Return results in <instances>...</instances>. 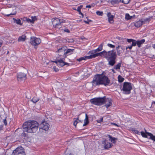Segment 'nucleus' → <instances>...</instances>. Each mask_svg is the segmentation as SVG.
I'll list each match as a JSON object with an SVG mask.
<instances>
[{
    "label": "nucleus",
    "instance_id": "nucleus-57",
    "mask_svg": "<svg viewBox=\"0 0 155 155\" xmlns=\"http://www.w3.org/2000/svg\"><path fill=\"white\" fill-rule=\"evenodd\" d=\"M2 41H0V47L2 45Z\"/></svg>",
    "mask_w": 155,
    "mask_h": 155
},
{
    "label": "nucleus",
    "instance_id": "nucleus-40",
    "mask_svg": "<svg viewBox=\"0 0 155 155\" xmlns=\"http://www.w3.org/2000/svg\"><path fill=\"white\" fill-rule=\"evenodd\" d=\"M82 7L83 6L82 5H81L80 6H78L77 8V11L78 12H80V11H81V9L82 8Z\"/></svg>",
    "mask_w": 155,
    "mask_h": 155
},
{
    "label": "nucleus",
    "instance_id": "nucleus-46",
    "mask_svg": "<svg viewBox=\"0 0 155 155\" xmlns=\"http://www.w3.org/2000/svg\"><path fill=\"white\" fill-rule=\"evenodd\" d=\"M89 52L91 54H93L96 53V51H95V50H94L90 51Z\"/></svg>",
    "mask_w": 155,
    "mask_h": 155
},
{
    "label": "nucleus",
    "instance_id": "nucleus-54",
    "mask_svg": "<svg viewBox=\"0 0 155 155\" xmlns=\"http://www.w3.org/2000/svg\"><path fill=\"white\" fill-rule=\"evenodd\" d=\"M136 130V129H135V128H131V130L132 131H134V132H135V130Z\"/></svg>",
    "mask_w": 155,
    "mask_h": 155
},
{
    "label": "nucleus",
    "instance_id": "nucleus-23",
    "mask_svg": "<svg viewBox=\"0 0 155 155\" xmlns=\"http://www.w3.org/2000/svg\"><path fill=\"white\" fill-rule=\"evenodd\" d=\"M121 62L118 63L117 65L114 66V68L116 69L117 70L118 69H120V67L121 66Z\"/></svg>",
    "mask_w": 155,
    "mask_h": 155
},
{
    "label": "nucleus",
    "instance_id": "nucleus-55",
    "mask_svg": "<svg viewBox=\"0 0 155 155\" xmlns=\"http://www.w3.org/2000/svg\"><path fill=\"white\" fill-rule=\"evenodd\" d=\"M114 69H111V71H112L114 73H116V72L115 71H114Z\"/></svg>",
    "mask_w": 155,
    "mask_h": 155
},
{
    "label": "nucleus",
    "instance_id": "nucleus-45",
    "mask_svg": "<svg viewBox=\"0 0 155 155\" xmlns=\"http://www.w3.org/2000/svg\"><path fill=\"white\" fill-rule=\"evenodd\" d=\"M133 40H134V39H127V42L129 43L132 42Z\"/></svg>",
    "mask_w": 155,
    "mask_h": 155
},
{
    "label": "nucleus",
    "instance_id": "nucleus-53",
    "mask_svg": "<svg viewBox=\"0 0 155 155\" xmlns=\"http://www.w3.org/2000/svg\"><path fill=\"white\" fill-rule=\"evenodd\" d=\"M91 5H87L86 6V7L90 8H91Z\"/></svg>",
    "mask_w": 155,
    "mask_h": 155
},
{
    "label": "nucleus",
    "instance_id": "nucleus-14",
    "mask_svg": "<svg viewBox=\"0 0 155 155\" xmlns=\"http://www.w3.org/2000/svg\"><path fill=\"white\" fill-rule=\"evenodd\" d=\"M103 143L104 144V147L105 149H108L110 148L112 146V144L111 143L106 142V140H105L103 142Z\"/></svg>",
    "mask_w": 155,
    "mask_h": 155
},
{
    "label": "nucleus",
    "instance_id": "nucleus-59",
    "mask_svg": "<svg viewBox=\"0 0 155 155\" xmlns=\"http://www.w3.org/2000/svg\"><path fill=\"white\" fill-rule=\"evenodd\" d=\"M32 18L34 19V21H35V19L36 18V17H32Z\"/></svg>",
    "mask_w": 155,
    "mask_h": 155
},
{
    "label": "nucleus",
    "instance_id": "nucleus-37",
    "mask_svg": "<svg viewBox=\"0 0 155 155\" xmlns=\"http://www.w3.org/2000/svg\"><path fill=\"white\" fill-rule=\"evenodd\" d=\"M97 14L98 15L101 16L103 15V12H100L99 11H97L96 12Z\"/></svg>",
    "mask_w": 155,
    "mask_h": 155
},
{
    "label": "nucleus",
    "instance_id": "nucleus-39",
    "mask_svg": "<svg viewBox=\"0 0 155 155\" xmlns=\"http://www.w3.org/2000/svg\"><path fill=\"white\" fill-rule=\"evenodd\" d=\"M107 45L109 47L111 48H114L115 47V46L114 45H112L110 44H108Z\"/></svg>",
    "mask_w": 155,
    "mask_h": 155
},
{
    "label": "nucleus",
    "instance_id": "nucleus-19",
    "mask_svg": "<svg viewBox=\"0 0 155 155\" xmlns=\"http://www.w3.org/2000/svg\"><path fill=\"white\" fill-rule=\"evenodd\" d=\"M145 41V40L144 39H142L141 40L137 41V45H138L139 48L141 47V44H143Z\"/></svg>",
    "mask_w": 155,
    "mask_h": 155
},
{
    "label": "nucleus",
    "instance_id": "nucleus-7",
    "mask_svg": "<svg viewBox=\"0 0 155 155\" xmlns=\"http://www.w3.org/2000/svg\"><path fill=\"white\" fill-rule=\"evenodd\" d=\"M41 42L40 38L34 37H31L30 39V43L32 45L35 46V48H36V46L39 45Z\"/></svg>",
    "mask_w": 155,
    "mask_h": 155
},
{
    "label": "nucleus",
    "instance_id": "nucleus-8",
    "mask_svg": "<svg viewBox=\"0 0 155 155\" xmlns=\"http://www.w3.org/2000/svg\"><path fill=\"white\" fill-rule=\"evenodd\" d=\"M12 155H25V154L23 148L20 147L14 150Z\"/></svg>",
    "mask_w": 155,
    "mask_h": 155
},
{
    "label": "nucleus",
    "instance_id": "nucleus-20",
    "mask_svg": "<svg viewBox=\"0 0 155 155\" xmlns=\"http://www.w3.org/2000/svg\"><path fill=\"white\" fill-rule=\"evenodd\" d=\"M26 37L25 35H22L20 36L18 38V41H25V40Z\"/></svg>",
    "mask_w": 155,
    "mask_h": 155
},
{
    "label": "nucleus",
    "instance_id": "nucleus-42",
    "mask_svg": "<svg viewBox=\"0 0 155 155\" xmlns=\"http://www.w3.org/2000/svg\"><path fill=\"white\" fill-rule=\"evenodd\" d=\"M102 121H103V118L102 117L99 120H97L98 123H101Z\"/></svg>",
    "mask_w": 155,
    "mask_h": 155
},
{
    "label": "nucleus",
    "instance_id": "nucleus-22",
    "mask_svg": "<svg viewBox=\"0 0 155 155\" xmlns=\"http://www.w3.org/2000/svg\"><path fill=\"white\" fill-rule=\"evenodd\" d=\"M121 1V0H112L110 2L112 4H117Z\"/></svg>",
    "mask_w": 155,
    "mask_h": 155
},
{
    "label": "nucleus",
    "instance_id": "nucleus-58",
    "mask_svg": "<svg viewBox=\"0 0 155 155\" xmlns=\"http://www.w3.org/2000/svg\"><path fill=\"white\" fill-rule=\"evenodd\" d=\"M117 38L120 40L121 39V38L119 37H117Z\"/></svg>",
    "mask_w": 155,
    "mask_h": 155
},
{
    "label": "nucleus",
    "instance_id": "nucleus-44",
    "mask_svg": "<svg viewBox=\"0 0 155 155\" xmlns=\"http://www.w3.org/2000/svg\"><path fill=\"white\" fill-rule=\"evenodd\" d=\"M53 69L56 72H57L58 71V68H57L55 66L53 67Z\"/></svg>",
    "mask_w": 155,
    "mask_h": 155
},
{
    "label": "nucleus",
    "instance_id": "nucleus-49",
    "mask_svg": "<svg viewBox=\"0 0 155 155\" xmlns=\"http://www.w3.org/2000/svg\"><path fill=\"white\" fill-rule=\"evenodd\" d=\"M132 47L133 46H132V45H131L130 46H128L126 48V49H127L128 48H129L130 49H131L132 48Z\"/></svg>",
    "mask_w": 155,
    "mask_h": 155
},
{
    "label": "nucleus",
    "instance_id": "nucleus-38",
    "mask_svg": "<svg viewBox=\"0 0 155 155\" xmlns=\"http://www.w3.org/2000/svg\"><path fill=\"white\" fill-rule=\"evenodd\" d=\"M130 0H123L122 1V2L127 4L129 3Z\"/></svg>",
    "mask_w": 155,
    "mask_h": 155
},
{
    "label": "nucleus",
    "instance_id": "nucleus-27",
    "mask_svg": "<svg viewBox=\"0 0 155 155\" xmlns=\"http://www.w3.org/2000/svg\"><path fill=\"white\" fill-rule=\"evenodd\" d=\"M109 137L111 140V141L113 143H114L116 141V140H117V139L114 137H112L110 135H108Z\"/></svg>",
    "mask_w": 155,
    "mask_h": 155
},
{
    "label": "nucleus",
    "instance_id": "nucleus-24",
    "mask_svg": "<svg viewBox=\"0 0 155 155\" xmlns=\"http://www.w3.org/2000/svg\"><path fill=\"white\" fill-rule=\"evenodd\" d=\"M144 130H145V133L144 132H143V131H141V134L143 137L147 138H148L147 137L148 135H147V134H146V132H147V131H146L145 129H144Z\"/></svg>",
    "mask_w": 155,
    "mask_h": 155
},
{
    "label": "nucleus",
    "instance_id": "nucleus-41",
    "mask_svg": "<svg viewBox=\"0 0 155 155\" xmlns=\"http://www.w3.org/2000/svg\"><path fill=\"white\" fill-rule=\"evenodd\" d=\"M57 86H58V87H57L58 89L60 87H61V84L59 82H58L57 83V84L56 85Z\"/></svg>",
    "mask_w": 155,
    "mask_h": 155
},
{
    "label": "nucleus",
    "instance_id": "nucleus-52",
    "mask_svg": "<svg viewBox=\"0 0 155 155\" xmlns=\"http://www.w3.org/2000/svg\"><path fill=\"white\" fill-rule=\"evenodd\" d=\"M79 12V13L80 14V15H81L82 16V18L83 17H84V15L83 14H82V12H81V11H80V12Z\"/></svg>",
    "mask_w": 155,
    "mask_h": 155
},
{
    "label": "nucleus",
    "instance_id": "nucleus-50",
    "mask_svg": "<svg viewBox=\"0 0 155 155\" xmlns=\"http://www.w3.org/2000/svg\"><path fill=\"white\" fill-rule=\"evenodd\" d=\"M135 133L137 134H139V132L137 130H135Z\"/></svg>",
    "mask_w": 155,
    "mask_h": 155
},
{
    "label": "nucleus",
    "instance_id": "nucleus-13",
    "mask_svg": "<svg viewBox=\"0 0 155 155\" xmlns=\"http://www.w3.org/2000/svg\"><path fill=\"white\" fill-rule=\"evenodd\" d=\"M125 49L123 47L119 45L116 47V49L117 51V55L120 56L121 53L122 52V51L124 50Z\"/></svg>",
    "mask_w": 155,
    "mask_h": 155
},
{
    "label": "nucleus",
    "instance_id": "nucleus-61",
    "mask_svg": "<svg viewBox=\"0 0 155 155\" xmlns=\"http://www.w3.org/2000/svg\"><path fill=\"white\" fill-rule=\"evenodd\" d=\"M152 103L154 104H155V101H153V102H152Z\"/></svg>",
    "mask_w": 155,
    "mask_h": 155
},
{
    "label": "nucleus",
    "instance_id": "nucleus-35",
    "mask_svg": "<svg viewBox=\"0 0 155 155\" xmlns=\"http://www.w3.org/2000/svg\"><path fill=\"white\" fill-rule=\"evenodd\" d=\"M26 21L28 22H31V23H34V20L33 19H32L31 20L29 18L26 19Z\"/></svg>",
    "mask_w": 155,
    "mask_h": 155
},
{
    "label": "nucleus",
    "instance_id": "nucleus-26",
    "mask_svg": "<svg viewBox=\"0 0 155 155\" xmlns=\"http://www.w3.org/2000/svg\"><path fill=\"white\" fill-rule=\"evenodd\" d=\"M74 50V49H68L65 51V54H71L72 52Z\"/></svg>",
    "mask_w": 155,
    "mask_h": 155
},
{
    "label": "nucleus",
    "instance_id": "nucleus-64",
    "mask_svg": "<svg viewBox=\"0 0 155 155\" xmlns=\"http://www.w3.org/2000/svg\"><path fill=\"white\" fill-rule=\"evenodd\" d=\"M68 41L69 42H73V41Z\"/></svg>",
    "mask_w": 155,
    "mask_h": 155
},
{
    "label": "nucleus",
    "instance_id": "nucleus-3",
    "mask_svg": "<svg viewBox=\"0 0 155 155\" xmlns=\"http://www.w3.org/2000/svg\"><path fill=\"white\" fill-rule=\"evenodd\" d=\"M91 104L95 105L100 106L105 104L107 103L105 105L107 108L112 105V100L111 99L106 98L105 96L103 97L95 98L92 99L90 100Z\"/></svg>",
    "mask_w": 155,
    "mask_h": 155
},
{
    "label": "nucleus",
    "instance_id": "nucleus-16",
    "mask_svg": "<svg viewBox=\"0 0 155 155\" xmlns=\"http://www.w3.org/2000/svg\"><path fill=\"white\" fill-rule=\"evenodd\" d=\"M107 15L108 17L109 22L110 23H113V22L114 16L112 15L110 12L107 13Z\"/></svg>",
    "mask_w": 155,
    "mask_h": 155
},
{
    "label": "nucleus",
    "instance_id": "nucleus-21",
    "mask_svg": "<svg viewBox=\"0 0 155 155\" xmlns=\"http://www.w3.org/2000/svg\"><path fill=\"white\" fill-rule=\"evenodd\" d=\"M13 19L14 20V22L15 23H16L17 24L20 25H22V23H21V21L20 19H16L15 18H13Z\"/></svg>",
    "mask_w": 155,
    "mask_h": 155
},
{
    "label": "nucleus",
    "instance_id": "nucleus-11",
    "mask_svg": "<svg viewBox=\"0 0 155 155\" xmlns=\"http://www.w3.org/2000/svg\"><path fill=\"white\" fill-rule=\"evenodd\" d=\"M26 74L25 73L20 72L18 74L17 79L18 81H21L26 79Z\"/></svg>",
    "mask_w": 155,
    "mask_h": 155
},
{
    "label": "nucleus",
    "instance_id": "nucleus-62",
    "mask_svg": "<svg viewBox=\"0 0 155 155\" xmlns=\"http://www.w3.org/2000/svg\"><path fill=\"white\" fill-rule=\"evenodd\" d=\"M78 122H81V123L82 122H81V121L80 120H78Z\"/></svg>",
    "mask_w": 155,
    "mask_h": 155
},
{
    "label": "nucleus",
    "instance_id": "nucleus-51",
    "mask_svg": "<svg viewBox=\"0 0 155 155\" xmlns=\"http://www.w3.org/2000/svg\"><path fill=\"white\" fill-rule=\"evenodd\" d=\"M3 128V126L2 125H0V131L2 130V129Z\"/></svg>",
    "mask_w": 155,
    "mask_h": 155
},
{
    "label": "nucleus",
    "instance_id": "nucleus-18",
    "mask_svg": "<svg viewBox=\"0 0 155 155\" xmlns=\"http://www.w3.org/2000/svg\"><path fill=\"white\" fill-rule=\"evenodd\" d=\"M84 124L83 125V126H85L87 125L89 123V120L88 116L87 114H85V118L84 120Z\"/></svg>",
    "mask_w": 155,
    "mask_h": 155
},
{
    "label": "nucleus",
    "instance_id": "nucleus-12",
    "mask_svg": "<svg viewBox=\"0 0 155 155\" xmlns=\"http://www.w3.org/2000/svg\"><path fill=\"white\" fill-rule=\"evenodd\" d=\"M102 53H101V52L97 53H96L94 54H91L89 56H86V58H87V59H91L94 58H95L96 57L98 56H101V54Z\"/></svg>",
    "mask_w": 155,
    "mask_h": 155
},
{
    "label": "nucleus",
    "instance_id": "nucleus-25",
    "mask_svg": "<svg viewBox=\"0 0 155 155\" xmlns=\"http://www.w3.org/2000/svg\"><path fill=\"white\" fill-rule=\"evenodd\" d=\"M103 45L102 44H101L99 46V47L97 49L95 50L96 52L98 51H101L103 49Z\"/></svg>",
    "mask_w": 155,
    "mask_h": 155
},
{
    "label": "nucleus",
    "instance_id": "nucleus-34",
    "mask_svg": "<svg viewBox=\"0 0 155 155\" xmlns=\"http://www.w3.org/2000/svg\"><path fill=\"white\" fill-rule=\"evenodd\" d=\"M132 43L131 45L132 46H135L137 45V41L135 40H134L132 42Z\"/></svg>",
    "mask_w": 155,
    "mask_h": 155
},
{
    "label": "nucleus",
    "instance_id": "nucleus-17",
    "mask_svg": "<svg viewBox=\"0 0 155 155\" xmlns=\"http://www.w3.org/2000/svg\"><path fill=\"white\" fill-rule=\"evenodd\" d=\"M146 134H147V135L149 136L150 137L148 138V139H150L153 141H155V136L153 135L151 133L146 132Z\"/></svg>",
    "mask_w": 155,
    "mask_h": 155
},
{
    "label": "nucleus",
    "instance_id": "nucleus-36",
    "mask_svg": "<svg viewBox=\"0 0 155 155\" xmlns=\"http://www.w3.org/2000/svg\"><path fill=\"white\" fill-rule=\"evenodd\" d=\"M86 59H87V58H86V56L84 57H81V58H79L78 59H77V60L79 61H81L82 60H85Z\"/></svg>",
    "mask_w": 155,
    "mask_h": 155
},
{
    "label": "nucleus",
    "instance_id": "nucleus-48",
    "mask_svg": "<svg viewBox=\"0 0 155 155\" xmlns=\"http://www.w3.org/2000/svg\"><path fill=\"white\" fill-rule=\"evenodd\" d=\"M16 11H15L14 12V13H11L10 14L8 15H7V16H10V15H15L16 14Z\"/></svg>",
    "mask_w": 155,
    "mask_h": 155
},
{
    "label": "nucleus",
    "instance_id": "nucleus-47",
    "mask_svg": "<svg viewBox=\"0 0 155 155\" xmlns=\"http://www.w3.org/2000/svg\"><path fill=\"white\" fill-rule=\"evenodd\" d=\"M64 31L66 32H67L68 33H69L70 32V31L68 30V29L67 28H65L64 29Z\"/></svg>",
    "mask_w": 155,
    "mask_h": 155
},
{
    "label": "nucleus",
    "instance_id": "nucleus-43",
    "mask_svg": "<svg viewBox=\"0 0 155 155\" xmlns=\"http://www.w3.org/2000/svg\"><path fill=\"white\" fill-rule=\"evenodd\" d=\"M3 122L5 125H7V123L6 118H5L3 120Z\"/></svg>",
    "mask_w": 155,
    "mask_h": 155
},
{
    "label": "nucleus",
    "instance_id": "nucleus-60",
    "mask_svg": "<svg viewBox=\"0 0 155 155\" xmlns=\"http://www.w3.org/2000/svg\"><path fill=\"white\" fill-rule=\"evenodd\" d=\"M87 20H88V22H89V23L92 21L91 20H89V19H87Z\"/></svg>",
    "mask_w": 155,
    "mask_h": 155
},
{
    "label": "nucleus",
    "instance_id": "nucleus-29",
    "mask_svg": "<svg viewBox=\"0 0 155 155\" xmlns=\"http://www.w3.org/2000/svg\"><path fill=\"white\" fill-rule=\"evenodd\" d=\"M118 80L119 82H122L124 80V78H122L120 75H119L118 77Z\"/></svg>",
    "mask_w": 155,
    "mask_h": 155
},
{
    "label": "nucleus",
    "instance_id": "nucleus-2",
    "mask_svg": "<svg viewBox=\"0 0 155 155\" xmlns=\"http://www.w3.org/2000/svg\"><path fill=\"white\" fill-rule=\"evenodd\" d=\"M101 53V56H104L107 59L108 64L111 66H114L116 63L115 60L117 57L116 52H114L113 50L107 52L104 50Z\"/></svg>",
    "mask_w": 155,
    "mask_h": 155
},
{
    "label": "nucleus",
    "instance_id": "nucleus-9",
    "mask_svg": "<svg viewBox=\"0 0 155 155\" xmlns=\"http://www.w3.org/2000/svg\"><path fill=\"white\" fill-rule=\"evenodd\" d=\"M49 125L45 121H43L40 125L39 130L41 132H44L48 130Z\"/></svg>",
    "mask_w": 155,
    "mask_h": 155
},
{
    "label": "nucleus",
    "instance_id": "nucleus-30",
    "mask_svg": "<svg viewBox=\"0 0 155 155\" xmlns=\"http://www.w3.org/2000/svg\"><path fill=\"white\" fill-rule=\"evenodd\" d=\"M125 19H127V20H130L132 18V16H131L129 14L127 13L125 15Z\"/></svg>",
    "mask_w": 155,
    "mask_h": 155
},
{
    "label": "nucleus",
    "instance_id": "nucleus-5",
    "mask_svg": "<svg viewBox=\"0 0 155 155\" xmlns=\"http://www.w3.org/2000/svg\"><path fill=\"white\" fill-rule=\"evenodd\" d=\"M66 48V47H62L61 48L58 49L57 51V52L58 53V55L59 56H63L64 58H61L60 59H57L56 61H53V62L56 63L58 65L60 66V67H63L66 65L68 66L69 64V63L65 62L64 61L65 58L66 57L65 51Z\"/></svg>",
    "mask_w": 155,
    "mask_h": 155
},
{
    "label": "nucleus",
    "instance_id": "nucleus-33",
    "mask_svg": "<svg viewBox=\"0 0 155 155\" xmlns=\"http://www.w3.org/2000/svg\"><path fill=\"white\" fill-rule=\"evenodd\" d=\"M78 118H77L74 121L73 124L76 127L77 124L78 123Z\"/></svg>",
    "mask_w": 155,
    "mask_h": 155
},
{
    "label": "nucleus",
    "instance_id": "nucleus-6",
    "mask_svg": "<svg viewBox=\"0 0 155 155\" xmlns=\"http://www.w3.org/2000/svg\"><path fill=\"white\" fill-rule=\"evenodd\" d=\"M132 89L131 84L128 82H124V83L123 87L121 90L123 91V93L125 94H129L130 93V91Z\"/></svg>",
    "mask_w": 155,
    "mask_h": 155
},
{
    "label": "nucleus",
    "instance_id": "nucleus-4",
    "mask_svg": "<svg viewBox=\"0 0 155 155\" xmlns=\"http://www.w3.org/2000/svg\"><path fill=\"white\" fill-rule=\"evenodd\" d=\"M93 85H96L103 84L105 86L108 85L110 83V81L108 77L105 76L97 74L95 75L92 81Z\"/></svg>",
    "mask_w": 155,
    "mask_h": 155
},
{
    "label": "nucleus",
    "instance_id": "nucleus-32",
    "mask_svg": "<svg viewBox=\"0 0 155 155\" xmlns=\"http://www.w3.org/2000/svg\"><path fill=\"white\" fill-rule=\"evenodd\" d=\"M59 21H60L59 25H60V26H61V25H62V23L65 22L66 20H64L62 19H59Z\"/></svg>",
    "mask_w": 155,
    "mask_h": 155
},
{
    "label": "nucleus",
    "instance_id": "nucleus-56",
    "mask_svg": "<svg viewBox=\"0 0 155 155\" xmlns=\"http://www.w3.org/2000/svg\"><path fill=\"white\" fill-rule=\"evenodd\" d=\"M84 22L87 24H88L89 23V22H88V21L84 20Z\"/></svg>",
    "mask_w": 155,
    "mask_h": 155
},
{
    "label": "nucleus",
    "instance_id": "nucleus-31",
    "mask_svg": "<svg viewBox=\"0 0 155 155\" xmlns=\"http://www.w3.org/2000/svg\"><path fill=\"white\" fill-rule=\"evenodd\" d=\"M150 18H146V19L142 20L144 24H145L146 23H147V22H149L150 21Z\"/></svg>",
    "mask_w": 155,
    "mask_h": 155
},
{
    "label": "nucleus",
    "instance_id": "nucleus-1",
    "mask_svg": "<svg viewBox=\"0 0 155 155\" xmlns=\"http://www.w3.org/2000/svg\"><path fill=\"white\" fill-rule=\"evenodd\" d=\"M39 124L37 121L34 120L25 122L23 125V133L21 136L23 137L27 136V134L25 132L27 133H35L38 129Z\"/></svg>",
    "mask_w": 155,
    "mask_h": 155
},
{
    "label": "nucleus",
    "instance_id": "nucleus-10",
    "mask_svg": "<svg viewBox=\"0 0 155 155\" xmlns=\"http://www.w3.org/2000/svg\"><path fill=\"white\" fill-rule=\"evenodd\" d=\"M52 22L53 26L55 28H60L61 26L59 25V19L58 18H55L52 19Z\"/></svg>",
    "mask_w": 155,
    "mask_h": 155
},
{
    "label": "nucleus",
    "instance_id": "nucleus-28",
    "mask_svg": "<svg viewBox=\"0 0 155 155\" xmlns=\"http://www.w3.org/2000/svg\"><path fill=\"white\" fill-rule=\"evenodd\" d=\"M39 100L38 98H37L36 97H34L31 100V101L33 102L34 103H36Z\"/></svg>",
    "mask_w": 155,
    "mask_h": 155
},
{
    "label": "nucleus",
    "instance_id": "nucleus-15",
    "mask_svg": "<svg viewBox=\"0 0 155 155\" xmlns=\"http://www.w3.org/2000/svg\"><path fill=\"white\" fill-rule=\"evenodd\" d=\"M143 24H144V23L143 21V20L142 19L136 22L134 24V25L136 27L139 28Z\"/></svg>",
    "mask_w": 155,
    "mask_h": 155
},
{
    "label": "nucleus",
    "instance_id": "nucleus-63",
    "mask_svg": "<svg viewBox=\"0 0 155 155\" xmlns=\"http://www.w3.org/2000/svg\"><path fill=\"white\" fill-rule=\"evenodd\" d=\"M8 53H9V51H8L7 53V54H8Z\"/></svg>",
    "mask_w": 155,
    "mask_h": 155
}]
</instances>
